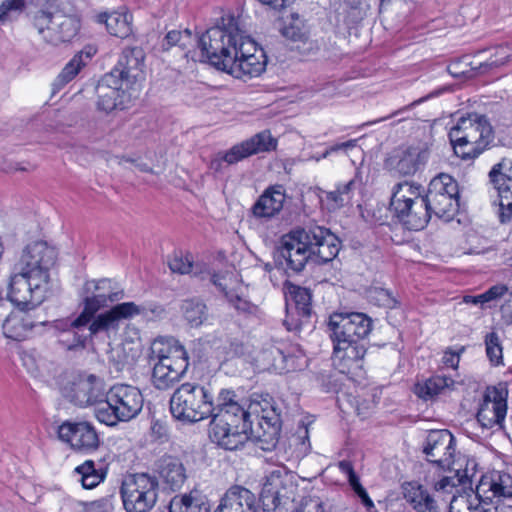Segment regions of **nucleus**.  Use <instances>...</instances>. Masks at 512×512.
I'll return each mask as SVG.
<instances>
[{
	"instance_id": "ea45409f",
	"label": "nucleus",
	"mask_w": 512,
	"mask_h": 512,
	"mask_svg": "<svg viewBox=\"0 0 512 512\" xmlns=\"http://www.w3.org/2000/svg\"><path fill=\"white\" fill-rule=\"evenodd\" d=\"M54 327L55 329L62 332H72L73 340L72 343L69 345V348L76 346L83 347L85 345L87 335L81 333V330L86 326L84 325L79 316L75 319H58L54 321Z\"/></svg>"
},
{
	"instance_id": "49530a36",
	"label": "nucleus",
	"mask_w": 512,
	"mask_h": 512,
	"mask_svg": "<svg viewBox=\"0 0 512 512\" xmlns=\"http://www.w3.org/2000/svg\"><path fill=\"white\" fill-rule=\"evenodd\" d=\"M510 55V49L507 46L497 47L494 58H490L487 61L478 64L476 67L478 74H485L493 68H498L504 65L508 61Z\"/></svg>"
},
{
	"instance_id": "f03ea898",
	"label": "nucleus",
	"mask_w": 512,
	"mask_h": 512,
	"mask_svg": "<svg viewBox=\"0 0 512 512\" xmlns=\"http://www.w3.org/2000/svg\"><path fill=\"white\" fill-rule=\"evenodd\" d=\"M333 343V365L350 378L360 377L366 354V337L372 330V320L364 313H333L327 324Z\"/></svg>"
},
{
	"instance_id": "a19ab883",
	"label": "nucleus",
	"mask_w": 512,
	"mask_h": 512,
	"mask_svg": "<svg viewBox=\"0 0 512 512\" xmlns=\"http://www.w3.org/2000/svg\"><path fill=\"white\" fill-rule=\"evenodd\" d=\"M488 486L493 496L512 497V476L504 472H494L489 481L481 482L480 487Z\"/></svg>"
},
{
	"instance_id": "e433bc0d",
	"label": "nucleus",
	"mask_w": 512,
	"mask_h": 512,
	"mask_svg": "<svg viewBox=\"0 0 512 512\" xmlns=\"http://www.w3.org/2000/svg\"><path fill=\"white\" fill-rule=\"evenodd\" d=\"M454 385V380L450 377L435 375L424 382L416 383L414 393L421 399L428 401L440 394L444 389Z\"/></svg>"
},
{
	"instance_id": "473e14b6",
	"label": "nucleus",
	"mask_w": 512,
	"mask_h": 512,
	"mask_svg": "<svg viewBox=\"0 0 512 512\" xmlns=\"http://www.w3.org/2000/svg\"><path fill=\"white\" fill-rule=\"evenodd\" d=\"M36 323L28 315L10 314L3 322L2 329L6 338L22 341L35 327Z\"/></svg>"
},
{
	"instance_id": "4468645a",
	"label": "nucleus",
	"mask_w": 512,
	"mask_h": 512,
	"mask_svg": "<svg viewBox=\"0 0 512 512\" xmlns=\"http://www.w3.org/2000/svg\"><path fill=\"white\" fill-rule=\"evenodd\" d=\"M512 162L502 159L489 172L490 181L498 191L497 216L503 225L512 221Z\"/></svg>"
},
{
	"instance_id": "393cba45",
	"label": "nucleus",
	"mask_w": 512,
	"mask_h": 512,
	"mask_svg": "<svg viewBox=\"0 0 512 512\" xmlns=\"http://www.w3.org/2000/svg\"><path fill=\"white\" fill-rule=\"evenodd\" d=\"M403 496L415 512H442L433 495L421 484L416 482L404 484Z\"/></svg>"
},
{
	"instance_id": "052dcab7",
	"label": "nucleus",
	"mask_w": 512,
	"mask_h": 512,
	"mask_svg": "<svg viewBox=\"0 0 512 512\" xmlns=\"http://www.w3.org/2000/svg\"><path fill=\"white\" fill-rule=\"evenodd\" d=\"M310 323L309 321H302L301 316L295 317L294 314L290 313V309L287 306V315L286 318L283 320V325L286 327L288 331H299L304 325H307Z\"/></svg>"
},
{
	"instance_id": "f257e3e1",
	"label": "nucleus",
	"mask_w": 512,
	"mask_h": 512,
	"mask_svg": "<svg viewBox=\"0 0 512 512\" xmlns=\"http://www.w3.org/2000/svg\"><path fill=\"white\" fill-rule=\"evenodd\" d=\"M220 398V403L228 410H220L216 418L214 433L222 437V448L225 450H237L246 441L245 429L249 427L250 418L256 421H262L267 425V431H260L258 428L255 433L257 437H264L262 442L268 449H274L279 441L281 430L280 413L272 402L271 398H262L253 400L247 409L241 405L234 391L225 392Z\"/></svg>"
},
{
	"instance_id": "864d4df0",
	"label": "nucleus",
	"mask_w": 512,
	"mask_h": 512,
	"mask_svg": "<svg viewBox=\"0 0 512 512\" xmlns=\"http://www.w3.org/2000/svg\"><path fill=\"white\" fill-rule=\"evenodd\" d=\"M55 13H50L46 11H38L34 15V26L37 28L39 34L50 35L52 34V26L54 21Z\"/></svg>"
},
{
	"instance_id": "f8f14e48",
	"label": "nucleus",
	"mask_w": 512,
	"mask_h": 512,
	"mask_svg": "<svg viewBox=\"0 0 512 512\" xmlns=\"http://www.w3.org/2000/svg\"><path fill=\"white\" fill-rule=\"evenodd\" d=\"M448 136L450 142L459 141L474 146L481 144L486 149L493 139V130L486 116L472 113L461 117Z\"/></svg>"
},
{
	"instance_id": "de8ad7c7",
	"label": "nucleus",
	"mask_w": 512,
	"mask_h": 512,
	"mask_svg": "<svg viewBox=\"0 0 512 512\" xmlns=\"http://www.w3.org/2000/svg\"><path fill=\"white\" fill-rule=\"evenodd\" d=\"M169 268L173 273L188 274L193 272V258L189 253H174L169 261Z\"/></svg>"
},
{
	"instance_id": "3c124183",
	"label": "nucleus",
	"mask_w": 512,
	"mask_h": 512,
	"mask_svg": "<svg viewBox=\"0 0 512 512\" xmlns=\"http://www.w3.org/2000/svg\"><path fill=\"white\" fill-rule=\"evenodd\" d=\"M486 354L489 360L494 364H499L502 360V346L497 333L491 332L485 337Z\"/></svg>"
},
{
	"instance_id": "a211bd4d",
	"label": "nucleus",
	"mask_w": 512,
	"mask_h": 512,
	"mask_svg": "<svg viewBox=\"0 0 512 512\" xmlns=\"http://www.w3.org/2000/svg\"><path fill=\"white\" fill-rule=\"evenodd\" d=\"M221 32L223 35V44L227 48L229 55L233 57L237 52V58H248L250 55L259 54L260 48L257 47L254 40L246 36L238 27L234 16L222 17Z\"/></svg>"
},
{
	"instance_id": "5fc2aeb1",
	"label": "nucleus",
	"mask_w": 512,
	"mask_h": 512,
	"mask_svg": "<svg viewBox=\"0 0 512 512\" xmlns=\"http://www.w3.org/2000/svg\"><path fill=\"white\" fill-rule=\"evenodd\" d=\"M258 428H261L260 431H267V425H265V423H262V421H256L255 419H252L250 418L249 420V427H246V431H245V436H246V440L250 439L252 440L255 445L263 450V451H272L273 449H268L266 448V445L263 444L262 442V439H264V437H257V434L255 433V431L258 429Z\"/></svg>"
},
{
	"instance_id": "5701e85b",
	"label": "nucleus",
	"mask_w": 512,
	"mask_h": 512,
	"mask_svg": "<svg viewBox=\"0 0 512 512\" xmlns=\"http://www.w3.org/2000/svg\"><path fill=\"white\" fill-rule=\"evenodd\" d=\"M429 152L420 146H411L390 158L389 164L401 175H413L428 159Z\"/></svg>"
},
{
	"instance_id": "c9c22d12",
	"label": "nucleus",
	"mask_w": 512,
	"mask_h": 512,
	"mask_svg": "<svg viewBox=\"0 0 512 512\" xmlns=\"http://www.w3.org/2000/svg\"><path fill=\"white\" fill-rule=\"evenodd\" d=\"M97 21L104 23L107 31L113 36L127 38L132 33L131 16L128 14L101 13L97 16Z\"/></svg>"
},
{
	"instance_id": "39448f33",
	"label": "nucleus",
	"mask_w": 512,
	"mask_h": 512,
	"mask_svg": "<svg viewBox=\"0 0 512 512\" xmlns=\"http://www.w3.org/2000/svg\"><path fill=\"white\" fill-rule=\"evenodd\" d=\"M153 364L152 382L159 390H166L186 373L189 362L184 347L176 340L156 339L151 345Z\"/></svg>"
},
{
	"instance_id": "c03bdc74",
	"label": "nucleus",
	"mask_w": 512,
	"mask_h": 512,
	"mask_svg": "<svg viewBox=\"0 0 512 512\" xmlns=\"http://www.w3.org/2000/svg\"><path fill=\"white\" fill-rule=\"evenodd\" d=\"M260 359L266 364L268 369L282 370L285 368L287 356L280 347L271 344L261 351Z\"/></svg>"
},
{
	"instance_id": "0e129e2a",
	"label": "nucleus",
	"mask_w": 512,
	"mask_h": 512,
	"mask_svg": "<svg viewBox=\"0 0 512 512\" xmlns=\"http://www.w3.org/2000/svg\"><path fill=\"white\" fill-rule=\"evenodd\" d=\"M211 282L221 291L225 294L226 297H228V283L227 280H231V276L226 274H212L210 277Z\"/></svg>"
},
{
	"instance_id": "b1692460",
	"label": "nucleus",
	"mask_w": 512,
	"mask_h": 512,
	"mask_svg": "<svg viewBox=\"0 0 512 512\" xmlns=\"http://www.w3.org/2000/svg\"><path fill=\"white\" fill-rule=\"evenodd\" d=\"M110 284L111 281L107 279L98 281L95 284V291H98L99 293L93 296H88L84 299V308L79 317L86 327L101 307L106 306L108 302H115L123 297L122 291L111 292L108 294L100 292V290H105L107 287H110Z\"/></svg>"
},
{
	"instance_id": "7c9ffc66",
	"label": "nucleus",
	"mask_w": 512,
	"mask_h": 512,
	"mask_svg": "<svg viewBox=\"0 0 512 512\" xmlns=\"http://www.w3.org/2000/svg\"><path fill=\"white\" fill-rule=\"evenodd\" d=\"M111 310L118 323L121 320L131 319L138 315H142L143 317L150 319L151 315L159 317L164 313V308L161 305L153 303L138 305L134 302H123L113 306Z\"/></svg>"
},
{
	"instance_id": "c756f323",
	"label": "nucleus",
	"mask_w": 512,
	"mask_h": 512,
	"mask_svg": "<svg viewBox=\"0 0 512 512\" xmlns=\"http://www.w3.org/2000/svg\"><path fill=\"white\" fill-rule=\"evenodd\" d=\"M158 472L172 490L180 489L187 479L183 463L172 456H165L160 459Z\"/></svg>"
},
{
	"instance_id": "1a4fd4ad",
	"label": "nucleus",
	"mask_w": 512,
	"mask_h": 512,
	"mask_svg": "<svg viewBox=\"0 0 512 512\" xmlns=\"http://www.w3.org/2000/svg\"><path fill=\"white\" fill-rule=\"evenodd\" d=\"M56 250L45 241H35L28 244L15 264L14 270L26 273L35 280L49 284L50 269L55 264Z\"/></svg>"
},
{
	"instance_id": "603ef678",
	"label": "nucleus",
	"mask_w": 512,
	"mask_h": 512,
	"mask_svg": "<svg viewBox=\"0 0 512 512\" xmlns=\"http://www.w3.org/2000/svg\"><path fill=\"white\" fill-rule=\"evenodd\" d=\"M191 39L190 30L186 29L184 31L172 30L169 31L162 43V47L166 50L171 48L174 45L179 44L182 48L187 46V42Z\"/></svg>"
},
{
	"instance_id": "79ce46f5",
	"label": "nucleus",
	"mask_w": 512,
	"mask_h": 512,
	"mask_svg": "<svg viewBox=\"0 0 512 512\" xmlns=\"http://www.w3.org/2000/svg\"><path fill=\"white\" fill-rule=\"evenodd\" d=\"M367 299L370 303L386 309H394L400 305L398 298L392 291L378 286L370 287L367 292Z\"/></svg>"
},
{
	"instance_id": "58836bf2",
	"label": "nucleus",
	"mask_w": 512,
	"mask_h": 512,
	"mask_svg": "<svg viewBox=\"0 0 512 512\" xmlns=\"http://www.w3.org/2000/svg\"><path fill=\"white\" fill-rule=\"evenodd\" d=\"M182 314L191 327H199L207 318V307L198 299H186L181 305Z\"/></svg>"
},
{
	"instance_id": "680f3d73",
	"label": "nucleus",
	"mask_w": 512,
	"mask_h": 512,
	"mask_svg": "<svg viewBox=\"0 0 512 512\" xmlns=\"http://www.w3.org/2000/svg\"><path fill=\"white\" fill-rule=\"evenodd\" d=\"M344 200L348 202L352 198L353 191L360 187V180L355 176L345 184L337 186Z\"/></svg>"
},
{
	"instance_id": "ddd939ff",
	"label": "nucleus",
	"mask_w": 512,
	"mask_h": 512,
	"mask_svg": "<svg viewBox=\"0 0 512 512\" xmlns=\"http://www.w3.org/2000/svg\"><path fill=\"white\" fill-rule=\"evenodd\" d=\"M106 394L105 382L93 374L79 376L63 388L64 397L79 407H99L105 401Z\"/></svg>"
},
{
	"instance_id": "0eeeda50",
	"label": "nucleus",
	"mask_w": 512,
	"mask_h": 512,
	"mask_svg": "<svg viewBox=\"0 0 512 512\" xmlns=\"http://www.w3.org/2000/svg\"><path fill=\"white\" fill-rule=\"evenodd\" d=\"M159 483L155 476L136 473L125 476L120 494L127 512H148L157 501Z\"/></svg>"
},
{
	"instance_id": "4c0bfd02",
	"label": "nucleus",
	"mask_w": 512,
	"mask_h": 512,
	"mask_svg": "<svg viewBox=\"0 0 512 512\" xmlns=\"http://www.w3.org/2000/svg\"><path fill=\"white\" fill-rule=\"evenodd\" d=\"M288 294L294 302V310L296 316H301L302 321H309L313 316L311 305L312 293L308 288L297 285H290Z\"/></svg>"
},
{
	"instance_id": "aec40b11",
	"label": "nucleus",
	"mask_w": 512,
	"mask_h": 512,
	"mask_svg": "<svg viewBox=\"0 0 512 512\" xmlns=\"http://www.w3.org/2000/svg\"><path fill=\"white\" fill-rule=\"evenodd\" d=\"M507 392L503 389H488L477 412V421L484 428L501 426L507 412Z\"/></svg>"
},
{
	"instance_id": "423d86ee",
	"label": "nucleus",
	"mask_w": 512,
	"mask_h": 512,
	"mask_svg": "<svg viewBox=\"0 0 512 512\" xmlns=\"http://www.w3.org/2000/svg\"><path fill=\"white\" fill-rule=\"evenodd\" d=\"M143 395L134 386L116 384L107 390L105 401L95 409V416L108 426L135 418L142 410Z\"/></svg>"
},
{
	"instance_id": "bf43d9fd",
	"label": "nucleus",
	"mask_w": 512,
	"mask_h": 512,
	"mask_svg": "<svg viewBox=\"0 0 512 512\" xmlns=\"http://www.w3.org/2000/svg\"><path fill=\"white\" fill-rule=\"evenodd\" d=\"M81 512H110L111 504L107 499L81 503Z\"/></svg>"
},
{
	"instance_id": "dca6fc26",
	"label": "nucleus",
	"mask_w": 512,
	"mask_h": 512,
	"mask_svg": "<svg viewBox=\"0 0 512 512\" xmlns=\"http://www.w3.org/2000/svg\"><path fill=\"white\" fill-rule=\"evenodd\" d=\"M309 234L308 244L312 262L325 264L332 261L339 253L341 241L328 228L323 226H308L304 228Z\"/></svg>"
},
{
	"instance_id": "4d7b16f0",
	"label": "nucleus",
	"mask_w": 512,
	"mask_h": 512,
	"mask_svg": "<svg viewBox=\"0 0 512 512\" xmlns=\"http://www.w3.org/2000/svg\"><path fill=\"white\" fill-rule=\"evenodd\" d=\"M24 7V0H4L0 5V24L9 19L10 13L20 11Z\"/></svg>"
},
{
	"instance_id": "6e6552de",
	"label": "nucleus",
	"mask_w": 512,
	"mask_h": 512,
	"mask_svg": "<svg viewBox=\"0 0 512 512\" xmlns=\"http://www.w3.org/2000/svg\"><path fill=\"white\" fill-rule=\"evenodd\" d=\"M309 234L304 228H296L283 235L276 249L275 260L288 273L302 272L309 261H312Z\"/></svg>"
},
{
	"instance_id": "2eb2a0df",
	"label": "nucleus",
	"mask_w": 512,
	"mask_h": 512,
	"mask_svg": "<svg viewBox=\"0 0 512 512\" xmlns=\"http://www.w3.org/2000/svg\"><path fill=\"white\" fill-rule=\"evenodd\" d=\"M113 74L106 73L96 86L97 110L109 114L116 110H123L130 102V95Z\"/></svg>"
},
{
	"instance_id": "13d9d810",
	"label": "nucleus",
	"mask_w": 512,
	"mask_h": 512,
	"mask_svg": "<svg viewBox=\"0 0 512 512\" xmlns=\"http://www.w3.org/2000/svg\"><path fill=\"white\" fill-rule=\"evenodd\" d=\"M297 512H324L323 503L319 497L304 498Z\"/></svg>"
},
{
	"instance_id": "72a5a7b5",
	"label": "nucleus",
	"mask_w": 512,
	"mask_h": 512,
	"mask_svg": "<svg viewBox=\"0 0 512 512\" xmlns=\"http://www.w3.org/2000/svg\"><path fill=\"white\" fill-rule=\"evenodd\" d=\"M169 512H211V506L197 492H190L174 496L169 504Z\"/></svg>"
},
{
	"instance_id": "9d476101",
	"label": "nucleus",
	"mask_w": 512,
	"mask_h": 512,
	"mask_svg": "<svg viewBox=\"0 0 512 512\" xmlns=\"http://www.w3.org/2000/svg\"><path fill=\"white\" fill-rule=\"evenodd\" d=\"M48 290V283L39 282L26 273L14 270L10 277L7 298L21 310H30L45 300Z\"/></svg>"
},
{
	"instance_id": "774afa93",
	"label": "nucleus",
	"mask_w": 512,
	"mask_h": 512,
	"mask_svg": "<svg viewBox=\"0 0 512 512\" xmlns=\"http://www.w3.org/2000/svg\"><path fill=\"white\" fill-rule=\"evenodd\" d=\"M283 34L284 36L292 39L293 41H304L307 38L306 33L304 31L293 25L285 27Z\"/></svg>"
},
{
	"instance_id": "412c9836",
	"label": "nucleus",
	"mask_w": 512,
	"mask_h": 512,
	"mask_svg": "<svg viewBox=\"0 0 512 512\" xmlns=\"http://www.w3.org/2000/svg\"><path fill=\"white\" fill-rule=\"evenodd\" d=\"M277 141L267 130L259 132L251 138L234 145L231 149L224 153L222 160L227 164H235L251 155L268 152L276 148Z\"/></svg>"
},
{
	"instance_id": "69168bd1",
	"label": "nucleus",
	"mask_w": 512,
	"mask_h": 512,
	"mask_svg": "<svg viewBox=\"0 0 512 512\" xmlns=\"http://www.w3.org/2000/svg\"><path fill=\"white\" fill-rule=\"evenodd\" d=\"M357 142V139H351L346 142L333 144L328 148V152H330L331 154L335 152H343L345 154H348L350 150L354 149L357 146Z\"/></svg>"
},
{
	"instance_id": "bb28decb",
	"label": "nucleus",
	"mask_w": 512,
	"mask_h": 512,
	"mask_svg": "<svg viewBox=\"0 0 512 512\" xmlns=\"http://www.w3.org/2000/svg\"><path fill=\"white\" fill-rule=\"evenodd\" d=\"M407 206L406 209H403V212H396L395 215L409 230L424 229L431 218L426 195L417 198Z\"/></svg>"
},
{
	"instance_id": "e2e57ef3",
	"label": "nucleus",
	"mask_w": 512,
	"mask_h": 512,
	"mask_svg": "<svg viewBox=\"0 0 512 512\" xmlns=\"http://www.w3.org/2000/svg\"><path fill=\"white\" fill-rule=\"evenodd\" d=\"M104 478V474L100 471L93 474H86L81 477L82 486L86 489L96 487Z\"/></svg>"
},
{
	"instance_id": "a878e982",
	"label": "nucleus",
	"mask_w": 512,
	"mask_h": 512,
	"mask_svg": "<svg viewBox=\"0 0 512 512\" xmlns=\"http://www.w3.org/2000/svg\"><path fill=\"white\" fill-rule=\"evenodd\" d=\"M219 505L227 507L233 512L257 511L255 495L247 488L239 485L230 487L220 499Z\"/></svg>"
},
{
	"instance_id": "f704fd0d",
	"label": "nucleus",
	"mask_w": 512,
	"mask_h": 512,
	"mask_svg": "<svg viewBox=\"0 0 512 512\" xmlns=\"http://www.w3.org/2000/svg\"><path fill=\"white\" fill-rule=\"evenodd\" d=\"M420 186L409 183L407 181L398 183L393 188L390 208L396 212H403L414 200L421 197Z\"/></svg>"
},
{
	"instance_id": "9b49d317",
	"label": "nucleus",
	"mask_w": 512,
	"mask_h": 512,
	"mask_svg": "<svg viewBox=\"0 0 512 512\" xmlns=\"http://www.w3.org/2000/svg\"><path fill=\"white\" fill-rule=\"evenodd\" d=\"M426 460L441 470H455L456 439L447 429L430 430L425 438L422 449Z\"/></svg>"
},
{
	"instance_id": "338daca9",
	"label": "nucleus",
	"mask_w": 512,
	"mask_h": 512,
	"mask_svg": "<svg viewBox=\"0 0 512 512\" xmlns=\"http://www.w3.org/2000/svg\"><path fill=\"white\" fill-rule=\"evenodd\" d=\"M234 306L239 312L246 314H253L257 310L255 305L245 299L240 298L239 296H235Z\"/></svg>"
},
{
	"instance_id": "c85d7f7f",
	"label": "nucleus",
	"mask_w": 512,
	"mask_h": 512,
	"mask_svg": "<svg viewBox=\"0 0 512 512\" xmlns=\"http://www.w3.org/2000/svg\"><path fill=\"white\" fill-rule=\"evenodd\" d=\"M79 27V21L75 17L56 12L51 27L52 34L44 35V39L54 45L68 42L76 36Z\"/></svg>"
},
{
	"instance_id": "2f4dec72",
	"label": "nucleus",
	"mask_w": 512,
	"mask_h": 512,
	"mask_svg": "<svg viewBox=\"0 0 512 512\" xmlns=\"http://www.w3.org/2000/svg\"><path fill=\"white\" fill-rule=\"evenodd\" d=\"M426 201L428 202V210L430 217L435 215L439 219L448 222L453 219L458 210V199L445 196L444 194L427 193Z\"/></svg>"
},
{
	"instance_id": "37998d69",
	"label": "nucleus",
	"mask_w": 512,
	"mask_h": 512,
	"mask_svg": "<svg viewBox=\"0 0 512 512\" xmlns=\"http://www.w3.org/2000/svg\"><path fill=\"white\" fill-rule=\"evenodd\" d=\"M435 191L437 194H444L445 196L458 199V184L448 174H440L430 182L427 193H434Z\"/></svg>"
},
{
	"instance_id": "09e8293b",
	"label": "nucleus",
	"mask_w": 512,
	"mask_h": 512,
	"mask_svg": "<svg viewBox=\"0 0 512 512\" xmlns=\"http://www.w3.org/2000/svg\"><path fill=\"white\" fill-rule=\"evenodd\" d=\"M85 65L86 62L82 59V55H74V57L62 69L58 76V80L63 84L70 82L77 76Z\"/></svg>"
},
{
	"instance_id": "8fccbe9b",
	"label": "nucleus",
	"mask_w": 512,
	"mask_h": 512,
	"mask_svg": "<svg viewBox=\"0 0 512 512\" xmlns=\"http://www.w3.org/2000/svg\"><path fill=\"white\" fill-rule=\"evenodd\" d=\"M456 156L462 160H473L477 158L485 150V146L477 144V146L471 144H464L462 142H450Z\"/></svg>"
},
{
	"instance_id": "4be33fe9",
	"label": "nucleus",
	"mask_w": 512,
	"mask_h": 512,
	"mask_svg": "<svg viewBox=\"0 0 512 512\" xmlns=\"http://www.w3.org/2000/svg\"><path fill=\"white\" fill-rule=\"evenodd\" d=\"M293 489L290 475L284 470L276 469L266 477L261 496L264 500L270 499L274 508H277L291 498Z\"/></svg>"
},
{
	"instance_id": "cd10ccee",
	"label": "nucleus",
	"mask_w": 512,
	"mask_h": 512,
	"mask_svg": "<svg viewBox=\"0 0 512 512\" xmlns=\"http://www.w3.org/2000/svg\"><path fill=\"white\" fill-rule=\"evenodd\" d=\"M285 193L281 186L267 189L252 206V213L257 218H271L283 208Z\"/></svg>"
},
{
	"instance_id": "7ed1b4c3",
	"label": "nucleus",
	"mask_w": 512,
	"mask_h": 512,
	"mask_svg": "<svg viewBox=\"0 0 512 512\" xmlns=\"http://www.w3.org/2000/svg\"><path fill=\"white\" fill-rule=\"evenodd\" d=\"M231 392L228 389H222L216 400L207 386L198 383L186 382L181 384L170 398V412L175 419L195 423L211 417L209 437L212 442L222 448V437L215 435L216 418L220 410H228L227 407L220 405V398L223 393Z\"/></svg>"
},
{
	"instance_id": "f3484780",
	"label": "nucleus",
	"mask_w": 512,
	"mask_h": 512,
	"mask_svg": "<svg viewBox=\"0 0 512 512\" xmlns=\"http://www.w3.org/2000/svg\"><path fill=\"white\" fill-rule=\"evenodd\" d=\"M58 437L69 443L71 448L80 452H93L100 444L95 427L86 421L62 423L58 428Z\"/></svg>"
},
{
	"instance_id": "6ab92c4d",
	"label": "nucleus",
	"mask_w": 512,
	"mask_h": 512,
	"mask_svg": "<svg viewBox=\"0 0 512 512\" xmlns=\"http://www.w3.org/2000/svg\"><path fill=\"white\" fill-rule=\"evenodd\" d=\"M144 51L140 47L123 50L118 64L109 72L125 84L126 88L143 79Z\"/></svg>"
},
{
	"instance_id": "20e7f679",
	"label": "nucleus",
	"mask_w": 512,
	"mask_h": 512,
	"mask_svg": "<svg viewBox=\"0 0 512 512\" xmlns=\"http://www.w3.org/2000/svg\"><path fill=\"white\" fill-rule=\"evenodd\" d=\"M223 35L220 26H216L206 30L198 40L202 56L211 65L236 78H242L243 76L257 77L265 71L267 61L263 50H260L257 55H250L248 58H237V52L232 57L229 55L227 48L224 47Z\"/></svg>"
},
{
	"instance_id": "6e6d98bb",
	"label": "nucleus",
	"mask_w": 512,
	"mask_h": 512,
	"mask_svg": "<svg viewBox=\"0 0 512 512\" xmlns=\"http://www.w3.org/2000/svg\"><path fill=\"white\" fill-rule=\"evenodd\" d=\"M449 512H485L481 504L473 506L467 499L453 496L449 505Z\"/></svg>"
},
{
	"instance_id": "a18cd8bd",
	"label": "nucleus",
	"mask_w": 512,
	"mask_h": 512,
	"mask_svg": "<svg viewBox=\"0 0 512 512\" xmlns=\"http://www.w3.org/2000/svg\"><path fill=\"white\" fill-rule=\"evenodd\" d=\"M119 327V323L112 313V310H108L104 313L99 314L89 325L88 331L86 334L87 338L91 337L102 331L116 330Z\"/></svg>"
}]
</instances>
